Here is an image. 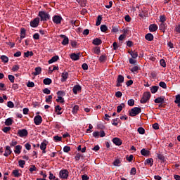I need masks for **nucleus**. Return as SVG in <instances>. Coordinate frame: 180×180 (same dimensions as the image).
Listing matches in <instances>:
<instances>
[{
  "label": "nucleus",
  "instance_id": "obj_33",
  "mask_svg": "<svg viewBox=\"0 0 180 180\" xmlns=\"http://www.w3.org/2000/svg\"><path fill=\"white\" fill-rule=\"evenodd\" d=\"M101 30L103 32H107L108 31V27L106 26V25H102L101 26Z\"/></svg>",
  "mask_w": 180,
  "mask_h": 180
},
{
  "label": "nucleus",
  "instance_id": "obj_54",
  "mask_svg": "<svg viewBox=\"0 0 180 180\" xmlns=\"http://www.w3.org/2000/svg\"><path fill=\"white\" fill-rule=\"evenodd\" d=\"M46 148H47V144H46V143H42L40 146L41 150H46Z\"/></svg>",
  "mask_w": 180,
  "mask_h": 180
},
{
  "label": "nucleus",
  "instance_id": "obj_25",
  "mask_svg": "<svg viewBox=\"0 0 180 180\" xmlns=\"http://www.w3.org/2000/svg\"><path fill=\"white\" fill-rule=\"evenodd\" d=\"M117 82H120L121 84L124 82V77H123V75H118Z\"/></svg>",
  "mask_w": 180,
  "mask_h": 180
},
{
  "label": "nucleus",
  "instance_id": "obj_46",
  "mask_svg": "<svg viewBox=\"0 0 180 180\" xmlns=\"http://www.w3.org/2000/svg\"><path fill=\"white\" fill-rule=\"evenodd\" d=\"M30 172H33V171H37V167L35 165H32L31 167L29 169Z\"/></svg>",
  "mask_w": 180,
  "mask_h": 180
},
{
  "label": "nucleus",
  "instance_id": "obj_21",
  "mask_svg": "<svg viewBox=\"0 0 180 180\" xmlns=\"http://www.w3.org/2000/svg\"><path fill=\"white\" fill-rule=\"evenodd\" d=\"M128 53L131 56L132 58H136L139 57V53L136 51H128Z\"/></svg>",
  "mask_w": 180,
  "mask_h": 180
},
{
  "label": "nucleus",
  "instance_id": "obj_30",
  "mask_svg": "<svg viewBox=\"0 0 180 180\" xmlns=\"http://www.w3.org/2000/svg\"><path fill=\"white\" fill-rule=\"evenodd\" d=\"M101 22H102V15H98L96 22V26H99V25H101Z\"/></svg>",
  "mask_w": 180,
  "mask_h": 180
},
{
  "label": "nucleus",
  "instance_id": "obj_1",
  "mask_svg": "<svg viewBox=\"0 0 180 180\" xmlns=\"http://www.w3.org/2000/svg\"><path fill=\"white\" fill-rule=\"evenodd\" d=\"M139 113H141V108L139 107H135L132 108L129 112V116H131V117L137 116Z\"/></svg>",
  "mask_w": 180,
  "mask_h": 180
},
{
  "label": "nucleus",
  "instance_id": "obj_61",
  "mask_svg": "<svg viewBox=\"0 0 180 180\" xmlns=\"http://www.w3.org/2000/svg\"><path fill=\"white\" fill-rule=\"evenodd\" d=\"M131 72H135L136 71H139V66H134L131 69Z\"/></svg>",
  "mask_w": 180,
  "mask_h": 180
},
{
  "label": "nucleus",
  "instance_id": "obj_9",
  "mask_svg": "<svg viewBox=\"0 0 180 180\" xmlns=\"http://www.w3.org/2000/svg\"><path fill=\"white\" fill-rule=\"evenodd\" d=\"M62 39H63V41H62V44L63 46H67V44H68L69 42V39L68 37H67V36L64 35V34H60V36Z\"/></svg>",
  "mask_w": 180,
  "mask_h": 180
},
{
  "label": "nucleus",
  "instance_id": "obj_26",
  "mask_svg": "<svg viewBox=\"0 0 180 180\" xmlns=\"http://www.w3.org/2000/svg\"><path fill=\"white\" fill-rule=\"evenodd\" d=\"M20 150H22V146L20 145H18L15 146L14 152L15 154H19L20 153Z\"/></svg>",
  "mask_w": 180,
  "mask_h": 180
},
{
  "label": "nucleus",
  "instance_id": "obj_55",
  "mask_svg": "<svg viewBox=\"0 0 180 180\" xmlns=\"http://www.w3.org/2000/svg\"><path fill=\"white\" fill-rule=\"evenodd\" d=\"M7 106L8 108H15V104H13V103L12 101H8L7 103Z\"/></svg>",
  "mask_w": 180,
  "mask_h": 180
},
{
  "label": "nucleus",
  "instance_id": "obj_45",
  "mask_svg": "<svg viewBox=\"0 0 180 180\" xmlns=\"http://www.w3.org/2000/svg\"><path fill=\"white\" fill-rule=\"evenodd\" d=\"M64 153H69V151H71V147L70 146H65L63 148Z\"/></svg>",
  "mask_w": 180,
  "mask_h": 180
},
{
  "label": "nucleus",
  "instance_id": "obj_19",
  "mask_svg": "<svg viewBox=\"0 0 180 180\" xmlns=\"http://www.w3.org/2000/svg\"><path fill=\"white\" fill-rule=\"evenodd\" d=\"M68 78V72H64L62 73V82H65Z\"/></svg>",
  "mask_w": 180,
  "mask_h": 180
},
{
  "label": "nucleus",
  "instance_id": "obj_42",
  "mask_svg": "<svg viewBox=\"0 0 180 180\" xmlns=\"http://www.w3.org/2000/svg\"><path fill=\"white\" fill-rule=\"evenodd\" d=\"M18 164L21 168H23L25 164H26V162H25V160H19Z\"/></svg>",
  "mask_w": 180,
  "mask_h": 180
},
{
  "label": "nucleus",
  "instance_id": "obj_32",
  "mask_svg": "<svg viewBox=\"0 0 180 180\" xmlns=\"http://www.w3.org/2000/svg\"><path fill=\"white\" fill-rule=\"evenodd\" d=\"M153 162H154V160H153V158L147 159L146 160V164H150V167H153Z\"/></svg>",
  "mask_w": 180,
  "mask_h": 180
},
{
  "label": "nucleus",
  "instance_id": "obj_62",
  "mask_svg": "<svg viewBox=\"0 0 180 180\" xmlns=\"http://www.w3.org/2000/svg\"><path fill=\"white\" fill-rule=\"evenodd\" d=\"M122 94L120 91H117L115 93L116 98H122Z\"/></svg>",
  "mask_w": 180,
  "mask_h": 180
},
{
  "label": "nucleus",
  "instance_id": "obj_64",
  "mask_svg": "<svg viewBox=\"0 0 180 180\" xmlns=\"http://www.w3.org/2000/svg\"><path fill=\"white\" fill-rule=\"evenodd\" d=\"M175 32L180 33V24L175 28Z\"/></svg>",
  "mask_w": 180,
  "mask_h": 180
},
{
  "label": "nucleus",
  "instance_id": "obj_39",
  "mask_svg": "<svg viewBox=\"0 0 180 180\" xmlns=\"http://www.w3.org/2000/svg\"><path fill=\"white\" fill-rule=\"evenodd\" d=\"M175 103H177L178 105H180V95L178 94L176 96V100L174 101Z\"/></svg>",
  "mask_w": 180,
  "mask_h": 180
},
{
  "label": "nucleus",
  "instance_id": "obj_49",
  "mask_svg": "<svg viewBox=\"0 0 180 180\" xmlns=\"http://www.w3.org/2000/svg\"><path fill=\"white\" fill-rule=\"evenodd\" d=\"M70 23L74 26H79V21H78V20H75V21L72 20Z\"/></svg>",
  "mask_w": 180,
  "mask_h": 180
},
{
  "label": "nucleus",
  "instance_id": "obj_44",
  "mask_svg": "<svg viewBox=\"0 0 180 180\" xmlns=\"http://www.w3.org/2000/svg\"><path fill=\"white\" fill-rule=\"evenodd\" d=\"M95 54H100L101 53V49L99 47H96L94 49Z\"/></svg>",
  "mask_w": 180,
  "mask_h": 180
},
{
  "label": "nucleus",
  "instance_id": "obj_31",
  "mask_svg": "<svg viewBox=\"0 0 180 180\" xmlns=\"http://www.w3.org/2000/svg\"><path fill=\"white\" fill-rule=\"evenodd\" d=\"M1 60L3 61V63H8V61H9V58L6 56H1Z\"/></svg>",
  "mask_w": 180,
  "mask_h": 180
},
{
  "label": "nucleus",
  "instance_id": "obj_50",
  "mask_svg": "<svg viewBox=\"0 0 180 180\" xmlns=\"http://www.w3.org/2000/svg\"><path fill=\"white\" fill-rule=\"evenodd\" d=\"M136 172H137V171L136 169V167L131 168V172H130L131 175H136Z\"/></svg>",
  "mask_w": 180,
  "mask_h": 180
},
{
  "label": "nucleus",
  "instance_id": "obj_35",
  "mask_svg": "<svg viewBox=\"0 0 180 180\" xmlns=\"http://www.w3.org/2000/svg\"><path fill=\"white\" fill-rule=\"evenodd\" d=\"M99 61L101 63H103L104 61H106V55H102L99 58Z\"/></svg>",
  "mask_w": 180,
  "mask_h": 180
},
{
  "label": "nucleus",
  "instance_id": "obj_14",
  "mask_svg": "<svg viewBox=\"0 0 180 180\" xmlns=\"http://www.w3.org/2000/svg\"><path fill=\"white\" fill-rule=\"evenodd\" d=\"M146 40H148V41H153L154 40V36L151 33H148L145 36Z\"/></svg>",
  "mask_w": 180,
  "mask_h": 180
},
{
  "label": "nucleus",
  "instance_id": "obj_63",
  "mask_svg": "<svg viewBox=\"0 0 180 180\" xmlns=\"http://www.w3.org/2000/svg\"><path fill=\"white\" fill-rule=\"evenodd\" d=\"M124 19H125L126 22H130V20H131V18H130V15H125Z\"/></svg>",
  "mask_w": 180,
  "mask_h": 180
},
{
  "label": "nucleus",
  "instance_id": "obj_58",
  "mask_svg": "<svg viewBox=\"0 0 180 180\" xmlns=\"http://www.w3.org/2000/svg\"><path fill=\"white\" fill-rule=\"evenodd\" d=\"M133 158H134V156L131 155L129 157H127V160L131 162L133 161Z\"/></svg>",
  "mask_w": 180,
  "mask_h": 180
},
{
  "label": "nucleus",
  "instance_id": "obj_24",
  "mask_svg": "<svg viewBox=\"0 0 180 180\" xmlns=\"http://www.w3.org/2000/svg\"><path fill=\"white\" fill-rule=\"evenodd\" d=\"M155 103H164V98L158 97L155 99Z\"/></svg>",
  "mask_w": 180,
  "mask_h": 180
},
{
  "label": "nucleus",
  "instance_id": "obj_38",
  "mask_svg": "<svg viewBox=\"0 0 180 180\" xmlns=\"http://www.w3.org/2000/svg\"><path fill=\"white\" fill-rule=\"evenodd\" d=\"M8 79L9 81L13 84V82H15V76L12 75H8Z\"/></svg>",
  "mask_w": 180,
  "mask_h": 180
},
{
  "label": "nucleus",
  "instance_id": "obj_53",
  "mask_svg": "<svg viewBox=\"0 0 180 180\" xmlns=\"http://www.w3.org/2000/svg\"><path fill=\"white\" fill-rule=\"evenodd\" d=\"M129 106H134V100L130 99L128 101Z\"/></svg>",
  "mask_w": 180,
  "mask_h": 180
},
{
  "label": "nucleus",
  "instance_id": "obj_2",
  "mask_svg": "<svg viewBox=\"0 0 180 180\" xmlns=\"http://www.w3.org/2000/svg\"><path fill=\"white\" fill-rule=\"evenodd\" d=\"M150 98H151V94L150 91L145 92L141 99V103H146L147 101L150 100Z\"/></svg>",
  "mask_w": 180,
  "mask_h": 180
},
{
  "label": "nucleus",
  "instance_id": "obj_6",
  "mask_svg": "<svg viewBox=\"0 0 180 180\" xmlns=\"http://www.w3.org/2000/svg\"><path fill=\"white\" fill-rule=\"evenodd\" d=\"M60 176L63 179H67L68 178V170L63 169L60 172Z\"/></svg>",
  "mask_w": 180,
  "mask_h": 180
},
{
  "label": "nucleus",
  "instance_id": "obj_10",
  "mask_svg": "<svg viewBox=\"0 0 180 180\" xmlns=\"http://www.w3.org/2000/svg\"><path fill=\"white\" fill-rule=\"evenodd\" d=\"M141 155H143L144 157H148V155H150V154H151V152H150V150H146L145 148H143L141 150Z\"/></svg>",
  "mask_w": 180,
  "mask_h": 180
},
{
  "label": "nucleus",
  "instance_id": "obj_43",
  "mask_svg": "<svg viewBox=\"0 0 180 180\" xmlns=\"http://www.w3.org/2000/svg\"><path fill=\"white\" fill-rule=\"evenodd\" d=\"M27 86H28V88H34V82H28V83L27 84Z\"/></svg>",
  "mask_w": 180,
  "mask_h": 180
},
{
  "label": "nucleus",
  "instance_id": "obj_18",
  "mask_svg": "<svg viewBox=\"0 0 180 180\" xmlns=\"http://www.w3.org/2000/svg\"><path fill=\"white\" fill-rule=\"evenodd\" d=\"M158 29V27H157V25L152 24L149 27L150 32H156V30Z\"/></svg>",
  "mask_w": 180,
  "mask_h": 180
},
{
  "label": "nucleus",
  "instance_id": "obj_51",
  "mask_svg": "<svg viewBox=\"0 0 180 180\" xmlns=\"http://www.w3.org/2000/svg\"><path fill=\"white\" fill-rule=\"evenodd\" d=\"M43 92L44 94H46V95H50L51 94V91L50 89H49L48 88H45L44 90H43Z\"/></svg>",
  "mask_w": 180,
  "mask_h": 180
},
{
  "label": "nucleus",
  "instance_id": "obj_4",
  "mask_svg": "<svg viewBox=\"0 0 180 180\" xmlns=\"http://www.w3.org/2000/svg\"><path fill=\"white\" fill-rule=\"evenodd\" d=\"M39 23H40V18H36L30 22V26L32 27H37V26H39Z\"/></svg>",
  "mask_w": 180,
  "mask_h": 180
},
{
  "label": "nucleus",
  "instance_id": "obj_17",
  "mask_svg": "<svg viewBox=\"0 0 180 180\" xmlns=\"http://www.w3.org/2000/svg\"><path fill=\"white\" fill-rule=\"evenodd\" d=\"M70 58H72V60H74L75 61H77V60H79V53H72L70 55Z\"/></svg>",
  "mask_w": 180,
  "mask_h": 180
},
{
  "label": "nucleus",
  "instance_id": "obj_34",
  "mask_svg": "<svg viewBox=\"0 0 180 180\" xmlns=\"http://www.w3.org/2000/svg\"><path fill=\"white\" fill-rule=\"evenodd\" d=\"M138 132L139 134H144L146 133V129H144L143 127H139L138 128Z\"/></svg>",
  "mask_w": 180,
  "mask_h": 180
},
{
  "label": "nucleus",
  "instance_id": "obj_22",
  "mask_svg": "<svg viewBox=\"0 0 180 180\" xmlns=\"http://www.w3.org/2000/svg\"><path fill=\"white\" fill-rule=\"evenodd\" d=\"M4 123L6 126H12V123H13V120H12V118H8L6 120Z\"/></svg>",
  "mask_w": 180,
  "mask_h": 180
},
{
  "label": "nucleus",
  "instance_id": "obj_40",
  "mask_svg": "<svg viewBox=\"0 0 180 180\" xmlns=\"http://www.w3.org/2000/svg\"><path fill=\"white\" fill-rule=\"evenodd\" d=\"M159 85L160 86H161V88H163L164 89H167V84H165V82H160Z\"/></svg>",
  "mask_w": 180,
  "mask_h": 180
},
{
  "label": "nucleus",
  "instance_id": "obj_57",
  "mask_svg": "<svg viewBox=\"0 0 180 180\" xmlns=\"http://www.w3.org/2000/svg\"><path fill=\"white\" fill-rule=\"evenodd\" d=\"M153 128L155 129V130H158L160 129V125H158V123H155L153 124Z\"/></svg>",
  "mask_w": 180,
  "mask_h": 180
},
{
  "label": "nucleus",
  "instance_id": "obj_28",
  "mask_svg": "<svg viewBox=\"0 0 180 180\" xmlns=\"http://www.w3.org/2000/svg\"><path fill=\"white\" fill-rule=\"evenodd\" d=\"M158 88H160L158 86H153L151 89H150V92L152 94H155L157 92V91H158Z\"/></svg>",
  "mask_w": 180,
  "mask_h": 180
},
{
  "label": "nucleus",
  "instance_id": "obj_11",
  "mask_svg": "<svg viewBox=\"0 0 180 180\" xmlns=\"http://www.w3.org/2000/svg\"><path fill=\"white\" fill-rule=\"evenodd\" d=\"M25 37H26V30H25V28H22L20 30V43L22 42V39H25Z\"/></svg>",
  "mask_w": 180,
  "mask_h": 180
},
{
  "label": "nucleus",
  "instance_id": "obj_37",
  "mask_svg": "<svg viewBox=\"0 0 180 180\" xmlns=\"http://www.w3.org/2000/svg\"><path fill=\"white\" fill-rule=\"evenodd\" d=\"M158 160H160L163 162H165V157H164V155L158 154Z\"/></svg>",
  "mask_w": 180,
  "mask_h": 180
},
{
  "label": "nucleus",
  "instance_id": "obj_12",
  "mask_svg": "<svg viewBox=\"0 0 180 180\" xmlns=\"http://www.w3.org/2000/svg\"><path fill=\"white\" fill-rule=\"evenodd\" d=\"M112 142L114 143V144H115V146H122V140L119 138H114L112 139Z\"/></svg>",
  "mask_w": 180,
  "mask_h": 180
},
{
  "label": "nucleus",
  "instance_id": "obj_48",
  "mask_svg": "<svg viewBox=\"0 0 180 180\" xmlns=\"http://www.w3.org/2000/svg\"><path fill=\"white\" fill-rule=\"evenodd\" d=\"M19 65H15L14 66H13L12 68V71L15 72V71H19Z\"/></svg>",
  "mask_w": 180,
  "mask_h": 180
},
{
  "label": "nucleus",
  "instance_id": "obj_56",
  "mask_svg": "<svg viewBox=\"0 0 180 180\" xmlns=\"http://www.w3.org/2000/svg\"><path fill=\"white\" fill-rule=\"evenodd\" d=\"M119 164H120V160L119 159H117L113 162V165H115V167H117Z\"/></svg>",
  "mask_w": 180,
  "mask_h": 180
},
{
  "label": "nucleus",
  "instance_id": "obj_59",
  "mask_svg": "<svg viewBox=\"0 0 180 180\" xmlns=\"http://www.w3.org/2000/svg\"><path fill=\"white\" fill-rule=\"evenodd\" d=\"M160 65H162V67H167V64L165 63V60L164 59L160 60Z\"/></svg>",
  "mask_w": 180,
  "mask_h": 180
},
{
  "label": "nucleus",
  "instance_id": "obj_7",
  "mask_svg": "<svg viewBox=\"0 0 180 180\" xmlns=\"http://www.w3.org/2000/svg\"><path fill=\"white\" fill-rule=\"evenodd\" d=\"M34 122L37 126H39V124H41V122H43V118H41L40 115H37L34 118Z\"/></svg>",
  "mask_w": 180,
  "mask_h": 180
},
{
  "label": "nucleus",
  "instance_id": "obj_60",
  "mask_svg": "<svg viewBox=\"0 0 180 180\" xmlns=\"http://www.w3.org/2000/svg\"><path fill=\"white\" fill-rule=\"evenodd\" d=\"M78 109H79V107L78 105H75L73 107V113H77L78 112Z\"/></svg>",
  "mask_w": 180,
  "mask_h": 180
},
{
  "label": "nucleus",
  "instance_id": "obj_36",
  "mask_svg": "<svg viewBox=\"0 0 180 180\" xmlns=\"http://www.w3.org/2000/svg\"><path fill=\"white\" fill-rule=\"evenodd\" d=\"M13 174L14 176H15V178H19V176H20V174H19V170H14L13 172Z\"/></svg>",
  "mask_w": 180,
  "mask_h": 180
},
{
  "label": "nucleus",
  "instance_id": "obj_27",
  "mask_svg": "<svg viewBox=\"0 0 180 180\" xmlns=\"http://www.w3.org/2000/svg\"><path fill=\"white\" fill-rule=\"evenodd\" d=\"M81 158H84V155L81 153L76 154V156L75 157V159L76 161H79Z\"/></svg>",
  "mask_w": 180,
  "mask_h": 180
},
{
  "label": "nucleus",
  "instance_id": "obj_52",
  "mask_svg": "<svg viewBox=\"0 0 180 180\" xmlns=\"http://www.w3.org/2000/svg\"><path fill=\"white\" fill-rule=\"evenodd\" d=\"M11 127H6L3 129V131L4 133H8V131H11Z\"/></svg>",
  "mask_w": 180,
  "mask_h": 180
},
{
  "label": "nucleus",
  "instance_id": "obj_29",
  "mask_svg": "<svg viewBox=\"0 0 180 180\" xmlns=\"http://www.w3.org/2000/svg\"><path fill=\"white\" fill-rule=\"evenodd\" d=\"M52 81L50 78H46L44 79V85H50L51 84Z\"/></svg>",
  "mask_w": 180,
  "mask_h": 180
},
{
  "label": "nucleus",
  "instance_id": "obj_16",
  "mask_svg": "<svg viewBox=\"0 0 180 180\" xmlns=\"http://www.w3.org/2000/svg\"><path fill=\"white\" fill-rule=\"evenodd\" d=\"M82 88L81 86L79 85H75L73 89V94H75V95H77V94L78 93V91H81Z\"/></svg>",
  "mask_w": 180,
  "mask_h": 180
},
{
  "label": "nucleus",
  "instance_id": "obj_47",
  "mask_svg": "<svg viewBox=\"0 0 180 180\" xmlns=\"http://www.w3.org/2000/svg\"><path fill=\"white\" fill-rule=\"evenodd\" d=\"M53 140H55V141H61V140H63V137L58 136H55L53 137Z\"/></svg>",
  "mask_w": 180,
  "mask_h": 180
},
{
  "label": "nucleus",
  "instance_id": "obj_20",
  "mask_svg": "<svg viewBox=\"0 0 180 180\" xmlns=\"http://www.w3.org/2000/svg\"><path fill=\"white\" fill-rule=\"evenodd\" d=\"M6 151H9V152L8 153L6 151L5 152V153H4L5 157H8V155H11V154H12V150H11V146H7L6 147Z\"/></svg>",
  "mask_w": 180,
  "mask_h": 180
},
{
  "label": "nucleus",
  "instance_id": "obj_41",
  "mask_svg": "<svg viewBox=\"0 0 180 180\" xmlns=\"http://www.w3.org/2000/svg\"><path fill=\"white\" fill-rule=\"evenodd\" d=\"M56 102H60V103H64V102H65V101H64L63 97L58 96V99H56Z\"/></svg>",
  "mask_w": 180,
  "mask_h": 180
},
{
  "label": "nucleus",
  "instance_id": "obj_8",
  "mask_svg": "<svg viewBox=\"0 0 180 180\" xmlns=\"http://www.w3.org/2000/svg\"><path fill=\"white\" fill-rule=\"evenodd\" d=\"M27 134H28V132H27V130L26 129H20L18 131V135L20 137H27Z\"/></svg>",
  "mask_w": 180,
  "mask_h": 180
},
{
  "label": "nucleus",
  "instance_id": "obj_3",
  "mask_svg": "<svg viewBox=\"0 0 180 180\" xmlns=\"http://www.w3.org/2000/svg\"><path fill=\"white\" fill-rule=\"evenodd\" d=\"M39 16L40 17L41 20H43V21H46L50 19V15L44 11H39Z\"/></svg>",
  "mask_w": 180,
  "mask_h": 180
},
{
  "label": "nucleus",
  "instance_id": "obj_5",
  "mask_svg": "<svg viewBox=\"0 0 180 180\" xmlns=\"http://www.w3.org/2000/svg\"><path fill=\"white\" fill-rule=\"evenodd\" d=\"M61 20H63V17L60 15H54L53 17V22L56 25H60L61 23Z\"/></svg>",
  "mask_w": 180,
  "mask_h": 180
},
{
  "label": "nucleus",
  "instance_id": "obj_15",
  "mask_svg": "<svg viewBox=\"0 0 180 180\" xmlns=\"http://www.w3.org/2000/svg\"><path fill=\"white\" fill-rule=\"evenodd\" d=\"M41 73V68L40 67H37L35 68V72H33L32 74V75H40V74Z\"/></svg>",
  "mask_w": 180,
  "mask_h": 180
},
{
  "label": "nucleus",
  "instance_id": "obj_23",
  "mask_svg": "<svg viewBox=\"0 0 180 180\" xmlns=\"http://www.w3.org/2000/svg\"><path fill=\"white\" fill-rule=\"evenodd\" d=\"M58 58H59L58 56H55L52 57V58L49 60V64H53V63H56V61L58 60Z\"/></svg>",
  "mask_w": 180,
  "mask_h": 180
},
{
  "label": "nucleus",
  "instance_id": "obj_13",
  "mask_svg": "<svg viewBox=\"0 0 180 180\" xmlns=\"http://www.w3.org/2000/svg\"><path fill=\"white\" fill-rule=\"evenodd\" d=\"M92 43L94 46H100V44H102V40L99 38H96L93 40Z\"/></svg>",
  "mask_w": 180,
  "mask_h": 180
}]
</instances>
